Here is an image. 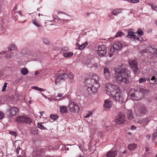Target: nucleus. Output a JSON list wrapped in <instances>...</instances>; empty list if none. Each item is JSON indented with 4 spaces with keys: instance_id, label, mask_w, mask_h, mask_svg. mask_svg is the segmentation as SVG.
<instances>
[{
    "instance_id": "69168bd1",
    "label": "nucleus",
    "mask_w": 157,
    "mask_h": 157,
    "mask_svg": "<svg viewBox=\"0 0 157 157\" xmlns=\"http://www.w3.org/2000/svg\"><path fill=\"white\" fill-rule=\"evenodd\" d=\"M2 76V72H0V77Z\"/></svg>"
},
{
    "instance_id": "5fc2aeb1",
    "label": "nucleus",
    "mask_w": 157,
    "mask_h": 157,
    "mask_svg": "<svg viewBox=\"0 0 157 157\" xmlns=\"http://www.w3.org/2000/svg\"><path fill=\"white\" fill-rule=\"evenodd\" d=\"M6 53V51H2V52H0V55L3 54H4Z\"/></svg>"
},
{
    "instance_id": "37998d69",
    "label": "nucleus",
    "mask_w": 157,
    "mask_h": 157,
    "mask_svg": "<svg viewBox=\"0 0 157 157\" xmlns=\"http://www.w3.org/2000/svg\"><path fill=\"white\" fill-rule=\"evenodd\" d=\"M4 115L5 114L3 112L0 111V119H2L4 117Z\"/></svg>"
},
{
    "instance_id": "ea45409f",
    "label": "nucleus",
    "mask_w": 157,
    "mask_h": 157,
    "mask_svg": "<svg viewBox=\"0 0 157 157\" xmlns=\"http://www.w3.org/2000/svg\"><path fill=\"white\" fill-rule=\"evenodd\" d=\"M146 81V78H141L139 80V82L140 83L145 82Z\"/></svg>"
},
{
    "instance_id": "79ce46f5",
    "label": "nucleus",
    "mask_w": 157,
    "mask_h": 157,
    "mask_svg": "<svg viewBox=\"0 0 157 157\" xmlns=\"http://www.w3.org/2000/svg\"><path fill=\"white\" fill-rule=\"evenodd\" d=\"M43 42L46 44H48L49 43L48 40L45 38L43 39Z\"/></svg>"
},
{
    "instance_id": "09e8293b",
    "label": "nucleus",
    "mask_w": 157,
    "mask_h": 157,
    "mask_svg": "<svg viewBox=\"0 0 157 157\" xmlns=\"http://www.w3.org/2000/svg\"><path fill=\"white\" fill-rule=\"evenodd\" d=\"M139 1V0H131V2L134 3L138 2Z\"/></svg>"
},
{
    "instance_id": "de8ad7c7",
    "label": "nucleus",
    "mask_w": 157,
    "mask_h": 157,
    "mask_svg": "<svg viewBox=\"0 0 157 157\" xmlns=\"http://www.w3.org/2000/svg\"><path fill=\"white\" fill-rule=\"evenodd\" d=\"M10 133L11 135L13 136H16L17 135L16 132H10Z\"/></svg>"
},
{
    "instance_id": "bf43d9fd",
    "label": "nucleus",
    "mask_w": 157,
    "mask_h": 157,
    "mask_svg": "<svg viewBox=\"0 0 157 157\" xmlns=\"http://www.w3.org/2000/svg\"><path fill=\"white\" fill-rule=\"evenodd\" d=\"M44 113V111H42L40 113V116L41 117L43 114Z\"/></svg>"
},
{
    "instance_id": "a211bd4d",
    "label": "nucleus",
    "mask_w": 157,
    "mask_h": 157,
    "mask_svg": "<svg viewBox=\"0 0 157 157\" xmlns=\"http://www.w3.org/2000/svg\"><path fill=\"white\" fill-rule=\"evenodd\" d=\"M86 63L88 67H96L97 66V64L95 63L93 59H91L90 61H87Z\"/></svg>"
},
{
    "instance_id": "412c9836",
    "label": "nucleus",
    "mask_w": 157,
    "mask_h": 157,
    "mask_svg": "<svg viewBox=\"0 0 157 157\" xmlns=\"http://www.w3.org/2000/svg\"><path fill=\"white\" fill-rule=\"evenodd\" d=\"M127 116L128 119L129 120H131L134 118V114L133 113L132 111L131 110H128L127 112Z\"/></svg>"
},
{
    "instance_id": "ddd939ff",
    "label": "nucleus",
    "mask_w": 157,
    "mask_h": 157,
    "mask_svg": "<svg viewBox=\"0 0 157 157\" xmlns=\"http://www.w3.org/2000/svg\"><path fill=\"white\" fill-rule=\"evenodd\" d=\"M106 48L104 45L99 46L98 49V52L100 56H104L106 53Z\"/></svg>"
},
{
    "instance_id": "cd10ccee",
    "label": "nucleus",
    "mask_w": 157,
    "mask_h": 157,
    "mask_svg": "<svg viewBox=\"0 0 157 157\" xmlns=\"http://www.w3.org/2000/svg\"><path fill=\"white\" fill-rule=\"evenodd\" d=\"M73 55L72 52H69L67 53H64L63 54V56L64 57L67 58L71 57Z\"/></svg>"
},
{
    "instance_id": "c756f323",
    "label": "nucleus",
    "mask_w": 157,
    "mask_h": 157,
    "mask_svg": "<svg viewBox=\"0 0 157 157\" xmlns=\"http://www.w3.org/2000/svg\"><path fill=\"white\" fill-rule=\"evenodd\" d=\"M21 72L23 75H25L28 73V71L26 69L24 68L21 69Z\"/></svg>"
},
{
    "instance_id": "f03ea898",
    "label": "nucleus",
    "mask_w": 157,
    "mask_h": 157,
    "mask_svg": "<svg viewBox=\"0 0 157 157\" xmlns=\"http://www.w3.org/2000/svg\"><path fill=\"white\" fill-rule=\"evenodd\" d=\"M99 79L98 76L94 74L91 78L85 80L84 83L86 84L87 90L89 94H94L97 91L98 87L99 86Z\"/></svg>"
},
{
    "instance_id": "6e6d98bb",
    "label": "nucleus",
    "mask_w": 157,
    "mask_h": 157,
    "mask_svg": "<svg viewBox=\"0 0 157 157\" xmlns=\"http://www.w3.org/2000/svg\"><path fill=\"white\" fill-rule=\"evenodd\" d=\"M63 94H62L61 93H59L58 94V97H61L62 96Z\"/></svg>"
},
{
    "instance_id": "c9c22d12",
    "label": "nucleus",
    "mask_w": 157,
    "mask_h": 157,
    "mask_svg": "<svg viewBox=\"0 0 157 157\" xmlns=\"http://www.w3.org/2000/svg\"><path fill=\"white\" fill-rule=\"evenodd\" d=\"M32 23L33 24L37 27H39L40 26L39 24L36 22L35 18L33 19Z\"/></svg>"
},
{
    "instance_id": "a18cd8bd",
    "label": "nucleus",
    "mask_w": 157,
    "mask_h": 157,
    "mask_svg": "<svg viewBox=\"0 0 157 157\" xmlns=\"http://www.w3.org/2000/svg\"><path fill=\"white\" fill-rule=\"evenodd\" d=\"M152 8L153 10L157 11V6L156 5H152Z\"/></svg>"
},
{
    "instance_id": "864d4df0",
    "label": "nucleus",
    "mask_w": 157,
    "mask_h": 157,
    "mask_svg": "<svg viewBox=\"0 0 157 157\" xmlns=\"http://www.w3.org/2000/svg\"><path fill=\"white\" fill-rule=\"evenodd\" d=\"M136 128V127L134 125H132L131 127V129L132 130H134Z\"/></svg>"
},
{
    "instance_id": "a878e982",
    "label": "nucleus",
    "mask_w": 157,
    "mask_h": 157,
    "mask_svg": "<svg viewBox=\"0 0 157 157\" xmlns=\"http://www.w3.org/2000/svg\"><path fill=\"white\" fill-rule=\"evenodd\" d=\"M60 112L62 113H65L67 112V108L65 106H60Z\"/></svg>"
},
{
    "instance_id": "393cba45",
    "label": "nucleus",
    "mask_w": 157,
    "mask_h": 157,
    "mask_svg": "<svg viewBox=\"0 0 157 157\" xmlns=\"http://www.w3.org/2000/svg\"><path fill=\"white\" fill-rule=\"evenodd\" d=\"M149 92V91L148 90H145L143 88H140L139 92L141 93V96H142L143 94H147Z\"/></svg>"
},
{
    "instance_id": "6ab92c4d",
    "label": "nucleus",
    "mask_w": 157,
    "mask_h": 157,
    "mask_svg": "<svg viewBox=\"0 0 157 157\" xmlns=\"http://www.w3.org/2000/svg\"><path fill=\"white\" fill-rule=\"evenodd\" d=\"M149 122V120L147 118L142 119L140 121H139V123L142 124L143 126H145L147 125Z\"/></svg>"
},
{
    "instance_id": "f8f14e48",
    "label": "nucleus",
    "mask_w": 157,
    "mask_h": 157,
    "mask_svg": "<svg viewBox=\"0 0 157 157\" xmlns=\"http://www.w3.org/2000/svg\"><path fill=\"white\" fill-rule=\"evenodd\" d=\"M148 111L146 108L144 106H141L138 108L136 113L137 116H141L145 114Z\"/></svg>"
},
{
    "instance_id": "f704fd0d",
    "label": "nucleus",
    "mask_w": 157,
    "mask_h": 157,
    "mask_svg": "<svg viewBox=\"0 0 157 157\" xmlns=\"http://www.w3.org/2000/svg\"><path fill=\"white\" fill-rule=\"evenodd\" d=\"M50 117L53 121L56 120L58 118V116L53 114L51 115H50Z\"/></svg>"
},
{
    "instance_id": "6e6552de",
    "label": "nucleus",
    "mask_w": 157,
    "mask_h": 157,
    "mask_svg": "<svg viewBox=\"0 0 157 157\" xmlns=\"http://www.w3.org/2000/svg\"><path fill=\"white\" fill-rule=\"evenodd\" d=\"M125 121V115L123 113L119 112L117 118L115 120V122L121 124H123Z\"/></svg>"
},
{
    "instance_id": "9d476101",
    "label": "nucleus",
    "mask_w": 157,
    "mask_h": 157,
    "mask_svg": "<svg viewBox=\"0 0 157 157\" xmlns=\"http://www.w3.org/2000/svg\"><path fill=\"white\" fill-rule=\"evenodd\" d=\"M16 121L18 123L29 124L31 122V119L25 116H21L17 117Z\"/></svg>"
},
{
    "instance_id": "c03bdc74",
    "label": "nucleus",
    "mask_w": 157,
    "mask_h": 157,
    "mask_svg": "<svg viewBox=\"0 0 157 157\" xmlns=\"http://www.w3.org/2000/svg\"><path fill=\"white\" fill-rule=\"evenodd\" d=\"M6 84L7 83H5L4 85H3L2 90V91L4 92L5 91L6 88L7 87Z\"/></svg>"
},
{
    "instance_id": "3c124183",
    "label": "nucleus",
    "mask_w": 157,
    "mask_h": 157,
    "mask_svg": "<svg viewBox=\"0 0 157 157\" xmlns=\"http://www.w3.org/2000/svg\"><path fill=\"white\" fill-rule=\"evenodd\" d=\"M67 50H68V48L67 47H65L63 48H62V49L61 52H63L64 51H63H63H64V50L67 51Z\"/></svg>"
},
{
    "instance_id": "13d9d810",
    "label": "nucleus",
    "mask_w": 157,
    "mask_h": 157,
    "mask_svg": "<svg viewBox=\"0 0 157 157\" xmlns=\"http://www.w3.org/2000/svg\"><path fill=\"white\" fill-rule=\"evenodd\" d=\"M146 137L147 139H149L150 137V135L149 134H147L146 136Z\"/></svg>"
},
{
    "instance_id": "58836bf2",
    "label": "nucleus",
    "mask_w": 157,
    "mask_h": 157,
    "mask_svg": "<svg viewBox=\"0 0 157 157\" xmlns=\"http://www.w3.org/2000/svg\"><path fill=\"white\" fill-rule=\"evenodd\" d=\"M67 75V77L70 79H72L74 77V75L72 73H70Z\"/></svg>"
},
{
    "instance_id": "e433bc0d",
    "label": "nucleus",
    "mask_w": 157,
    "mask_h": 157,
    "mask_svg": "<svg viewBox=\"0 0 157 157\" xmlns=\"http://www.w3.org/2000/svg\"><path fill=\"white\" fill-rule=\"evenodd\" d=\"M37 127L38 128H39L42 129H44L45 128L44 126H43L41 124H40L39 123H38Z\"/></svg>"
},
{
    "instance_id": "a19ab883",
    "label": "nucleus",
    "mask_w": 157,
    "mask_h": 157,
    "mask_svg": "<svg viewBox=\"0 0 157 157\" xmlns=\"http://www.w3.org/2000/svg\"><path fill=\"white\" fill-rule=\"evenodd\" d=\"M150 49H152L153 50V52L155 55V56L157 57V49H152L151 48Z\"/></svg>"
},
{
    "instance_id": "4d7b16f0",
    "label": "nucleus",
    "mask_w": 157,
    "mask_h": 157,
    "mask_svg": "<svg viewBox=\"0 0 157 157\" xmlns=\"http://www.w3.org/2000/svg\"><path fill=\"white\" fill-rule=\"evenodd\" d=\"M17 13H18V14H19V15L20 16H22V13H21V12H20V11H18V12H17Z\"/></svg>"
},
{
    "instance_id": "4468645a",
    "label": "nucleus",
    "mask_w": 157,
    "mask_h": 157,
    "mask_svg": "<svg viewBox=\"0 0 157 157\" xmlns=\"http://www.w3.org/2000/svg\"><path fill=\"white\" fill-rule=\"evenodd\" d=\"M129 64L133 71L135 73L138 70V68L137 67V63L136 61L135 60H129Z\"/></svg>"
},
{
    "instance_id": "4c0bfd02",
    "label": "nucleus",
    "mask_w": 157,
    "mask_h": 157,
    "mask_svg": "<svg viewBox=\"0 0 157 157\" xmlns=\"http://www.w3.org/2000/svg\"><path fill=\"white\" fill-rule=\"evenodd\" d=\"M137 33L140 36H142L144 34L143 31L140 29H139L137 31Z\"/></svg>"
},
{
    "instance_id": "7ed1b4c3",
    "label": "nucleus",
    "mask_w": 157,
    "mask_h": 157,
    "mask_svg": "<svg viewBox=\"0 0 157 157\" xmlns=\"http://www.w3.org/2000/svg\"><path fill=\"white\" fill-rule=\"evenodd\" d=\"M105 89L107 94L109 96L113 95L115 92L119 91V90L118 87L116 85H112L109 83H107L106 84Z\"/></svg>"
},
{
    "instance_id": "b1692460",
    "label": "nucleus",
    "mask_w": 157,
    "mask_h": 157,
    "mask_svg": "<svg viewBox=\"0 0 157 157\" xmlns=\"http://www.w3.org/2000/svg\"><path fill=\"white\" fill-rule=\"evenodd\" d=\"M149 81L150 83L153 84H157V78H156L155 76L152 77L151 79V82Z\"/></svg>"
},
{
    "instance_id": "338daca9",
    "label": "nucleus",
    "mask_w": 157,
    "mask_h": 157,
    "mask_svg": "<svg viewBox=\"0 0 157 157\" xmlns=\"http://www.w3.org/2000/svg\"><path fill=\"white\" fill-rule=\"evenodd\" d=\"M44 151V150L43 149H40V151L42 153V152Z\"/></svg>"
},
{
    "instance_id": "9b49d317",
    "label": "nucleus",
    "mask_w": 157,
    "mask_h": 157,
    "mask_svg": "<svg viewBox=\"0 0 157 157\" xmlns=\"http://www.w3.org/2000/svg\"><path fill=\"white\" fill-rule=\"evenodd\" d=\"M18 111V109L15 107L9 106L7 110V112L9 115L11 117L15 116Z\"/></svg>"
},
{
    "instance_id": "f257e3e1",
    "label": "nucleus",
    "mask_w": 157,
    "mask_h": 157,
    "mask_svg": "<svg viewBox=\"0 0 157 157\" xmlns=\"http://www.w3.org/2000/svg\"><path fill=\"white\" fill-rule=\"evenodd\" d=\"M115 71L114 77L118 83H129L128 77L130 74L129 71L122 66H118Z\"/></svg>"
},
{
    "instance_id": "39448f33",
    "label": "nucleus",
    "mask_w": 157,
    "mask_h": 157,
    "mask_svg": "<svg viewBox=\"0 0 157 157\" xmlns=\"http://www.w3.org/2000/svg\"><path fill=\"white\" fill-rule=\"evenodd\" d=\"M129 94L133 100H137L142 98L141 93L136 91L134 89H131L129 92Z\"/></svg>"
},
{
    "instance_id": "49530a36",
    "label": "nucleus",
    "mask_w": 157,
    "mask_h": 157,
    "mask_svg": "<svg viewBox=\"0 0 157 157\" xmlns=\"http://www.w3.org/2000/svg\"><path fill=\"white\" fill-rule=\"evenodd\" d=\"M11 55L9 54H6L5 56V57L6 59H9V58H11Z\"/></svg>"
},
{
    "instance_id": "680f3d73",
    "label": "nucleus",
    "mask_w": 157,
    "mask_h": 157,
    "mask_svg": "<svg viewBox=\"0 0 157 157\" xmlns=\"http://www.w3.org/2000/svg\"><path fill=\"white\" fill-rule=\"evenodd\" d=\"M38 74H39V73L38 71H36L35 72V75H38Z\"/></svg>"
},
{
    "instance_id": "20e7f679",
    "label": "nucleus",
    "mask_w": 157,
    "mask_h": 157,
    "mask_svg": "<svg viewBox=\"0 0 157 157\" xmlns=\"http://www.w3.org/2000/svg\"><path fill=\"white\" fill-rule=\"evenodd\" d=\"M122 48V44L119 42H116L110 48V52L109 55L110 57H111L116 51L119 50Z\"/></svg>"
},
{
    "instance_id": "2eb2a0df",
    "label": "nucleus",
    "mask_w": 157,
    "mask_h": 157,
    "mask_svg": "<svg viewBox=\"0 0 157 157\" xmlns=\"http://www.w3.org/2000/svg\"><path fill=\"white\" fill-rule=\"evenodd\" d=\"M103 75L105 78L109 80L111 78V73L109 69L107 67L104 68L103 70Z\"/></svg>"
},
{
    "instance_id": "1a4fd4ad",
    "label": "nucleus",
    "mask_w": 157,
    "mask_h": 157,
    "mask_svg": "<svg viewBox=\"0 0 157 157\" xmlns=\"http://www.w3.org/2000/svg\"><path fill=\"white\" fill-rule=\"evenodd\" d=\"M67 75L65 73L57 74V76L56 77L55 80V83L56 85H59L61 83V81L64 80V78L67 77Z\"/></svg>"
},
{
    "instance_id": "4be33fe9",
    "label": "nucleus",
    "mask_w": 157,
    "mask_h": 157,
    "mask_svg": "<svg viewBox=\"0 0 157 157\" xmlns=\"http://www.w3.org/2000/svg\"><path fill=\"white\" fill-rule=\"evenodd\" d=\"M127 37L133 39H137V36L135 35L134 33L132 31H129L128 32V35Z\"/></svg>"
},
{
    "instance_id": "774afa93",
    "label": "nucleus",
    "mask_w": 157,
    "mask_h": 157,
    "mask_svg": "<svg viewBox=\"0 0 157 157\" xmlns=\"http://www.w3.org/2000/svg\"><path fill=\"white\" fill-rule=\"evenodd\" d=\"M149 149L148 148H146V151H149Z\"/></svg>"
},
{
    "instance_id": "7c9ffc66",
    "label": "nucleus",
    "mask_w": 157,
    "mask_h": 157,
    "mask_svg": "<svg viewBox=\"0 0 157 157\" xmlns=\"http://www.w3.org/2000/svg\"><path fill=\"white\" fill-rule=\"evenodd\" d=\"M92 112L90 111H89L87 113L84 114L83 115V117L85 118H86L92 116Z\"/></svg>"
},
{
    "instance_id": "2f4dec72",
    "label": "nucleus",
    "mask_w": 157,
    "mask_h": 157,
    "mask_svg": "<svg viewBox=\"0 0 157 157\" xmlns=\"http://www.w3.org/2000/svg\"><path fill=\"white\" fill-rule=\"evenodd\" d=\"M17 49V47L15 45L11 44L9 46V51L15 50Z\"/></svg>"
},
{
    "instance_id": "e2e57ef3",
    "label": "nucleus",
    "mask_w": 157,
    "mask_h": 157,
    "mask_svg": "<svg viewBox=\"0 0 157 157\" xmlns=\"http://www.w3.org/2000/svg\"><path fill=\"white\" fill-rule=\"evenodd\" d=\"M126 152H127V151H126V150H124L123 151V154H125L126 153Z\"/></svg>"
},
{
    "instance_id": "f3484780",
    "label": "nucleus",
    "mask_w": 157,
    "mask_h": 157,
    "mask_svg": "<svg viewBox=\"0 0 157 157\" xmlns=\"http://www.w3.org/2000/svg\"><path fill=\"white\" fill-rule=\"evenodd\" d=\"M112 104V101L110 99H107L105 100L104 106L105 108L109 109L111 107Z\"/></svg>"
},
{
    "instance_id": "052dcab7",
    "label": "nucleus",
    "mask_w": 157,
    "mask_h": 157,
    "mask_svg": "<svg viewBox=\"0 0 157 157\" xmlns=\"http://www.w3.org/2000/svg\"><path fill=\"white\" fill-rule=\"evenodd\" d=\"M17 6H15L13 8V10H17Z\"/></svg>"
},
{
    "instance_id": "0e129e2a",
    "label": "nucleus",
    "mask_w": 157,
    "mask_h": 157,
    "mask_svg": "<svg viewBox=\"0 0 157 157\" xmlns=\"http://www.w3.org/2000/svg\"><path fill=\"white\" fill-rule=\"evenodd\" d=\"M91 14V13H89V12H87V13H86V15H87V16H89V14Z\"/></svg>"
},
{
    "instance_id": "aec40b11",
    "label": "nucleus",
    "mask_w": 157,
    "mask_h": 157,
    "mask_svg": "<svg viewBox=\"0 0 157 157\" xmlns=\"http://www.w3.org/2000/svg\"><path fill=\"white\" fill-rule=\"evenodd\" d=\"M88 44V43L86 42L84 44H83L81 45H80L78 43H77L76 45V47L78 49L82 50L84 49L86 47Z\"/></svg>"
},
{
    "instance_id": "dca6fc26",
    "label": "nucleus",
    "mask_w": 157,
    "mask_h": 157,
    "mask_svg": "<svg viewBox=\"0 0 157 157\" xmlns=\"http://www.w3.org/2000/svg\"><path fill=\"white\" fill-rule=\"evenodd\" d=\"M117 154V152L116 151L111 149L107 153L106 156L107 157H115Z\"/></svg>"
},
{
    "instance_id": "603ef678",
    "label": "nucleus",
    "mask_w": 157,
    "mask_h": 157,
    "mask_svg": "<svg viewBox=\"0 0 157 157\" xmlns=\"http://www.w3.org/2000/svg\"><path fill=\"white\" fill-rule=\"evenodd\" d=\"M153 135L154 137H157V130L154 133Z\"/></svg>"
},
{
    "instance_id": "bb28decb",
    "label": "nucleus",
    "mask_w": 157,
    "mask_h": 157,
    "mask_svg": "<svg viewBox=\"0 0 157 157\" xmlns=\"http://www.w3.org/2000/svg\"><path fill=\"white\" fill-rule=\"evenodd\" d=\"M16 152L17 154V157H21V155L20 153L22 152V150H21L20 147H18L16 150Z\"/></svg>"
},
{
    "instance_id": "72a5a7b5",
    "label": "nucleus",
    "mask_w": 157,
    "mask_h": 157,
    "mask_svg": "<svg viewBox=\"0 0 157 157\" xmlns=\"http://www.w3.org/2000/svg\"><path fill=\"white\" fill-rule=\"evenodd\" d=\"M124 35V33H123L122 32L120 31H119L117 33L115 36L116 37H121L122 35Z\"/></svg>"
},
{
    "instance_id": "423d86ee",
    "label": "nucleus",
    "mask_w": 157,
    "mask_h": 157,
    "mask_svg": "<svg viewBox=\"0 0 157 157\" xmlns=\"http://www.w3.org/2000/svg\"><path fill=\"white\" fill-rule=\"evenodd\" d=\"M113 98L117 102H119L121 103H123L124 101V97L122 93H121V91L119 90V91L115 92L113 95H111Z\"/></svg>"
},
{
    "instance_id": "8fccbe9b",
    "label": "nucleus",
    "mask_w": 157,
    "mask_h": 157,
    "mask_svg": "<svg viewBox=\"0 0 157 157\" xmlns=\"http://www.w3.org/2000/svg\"><path fill=\"white\" fill-rule=\"evenodd\" d=\"M136 39L140 41H141L143 40L142 38L140 36L139 37L137 36V39Z\"/></svg>"
},
{
    "instance_id": "0eeeda50",
    "label": "nucleus",
    "mask_w": 157,
    "mask_h": 157,
    "mask_svg": "<svg viewBox=\"0 0 157 157\" xmlns=\"http://www.w3.org/2000/svg\"><path fill=\"white\" fill-rule=\"evenodd\" d=\"M69 110L72 112H78L80 110V108L77 104L71 101L69 102L68 105Z\"/></svg>"
},
{
    "instance_id": "5701e85b",
    "label": "nucleus",
    "mask_w": 157,
    "mask_h": 157,
    "mask_svg": "<svg viewBox=\"0 0 157 157\" xmlns=\"http://www.w3.org/2000/svg\"><path fill=\"white\" fill-rule=\"evenodd\" d=\"M137 146L136 144H129L128 146V149L131 151L134 150Z\"/></svg>"
},
{
    "instance_id": "c85d7f7f",
    "label": "nucleus",
    "mask_w": 157,
    "mask_h": 157,
    "mask_svg": "<svg viewBox=\"0 0 157 157\" xmlns=\"http://www.w3.org/2000/svg\"><path fill=\"white\" fill-rule=\"evenodd\" d=\"M121 12V9H116L114 10L112 12V13L114 15H117Z\"/></svg>"
},
{
    "instance_id": "473e14b6",
    "label": "nucleus",
    "mask_w": 157,
    "mask_h": 157,
    "mask_svg": "<svg viewBox=\"0 0 157 157\" xmlns=\"http://www.w3.org/2000/svg\"><path fill=\"white\" fill-rule=\"evenodd\" d=\"M32 88L33 89L37 90H40V91H43L44 90H45L44 89H42L41 88H40L39 87H38L36 86H33L32 87Z\"/></svg>"
}]
</instances>
